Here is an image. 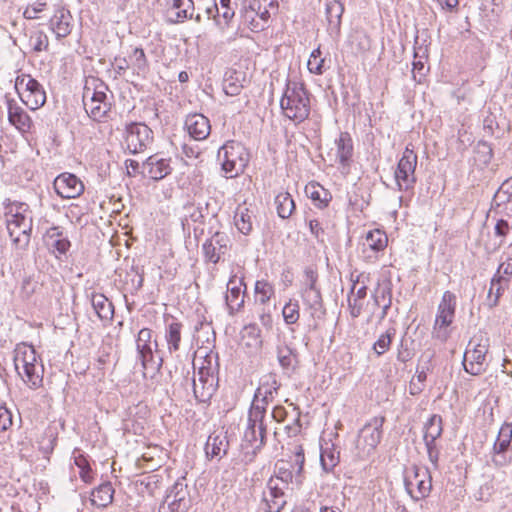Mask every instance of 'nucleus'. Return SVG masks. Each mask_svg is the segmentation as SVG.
<instances>
[{"mask_svg": "<svg viewBox=\"0 0 512 512\" xmlns=\"http://www.w3.org/2000/svg\"><path fill=\"white\" fill-rule=\"evenodd\" d=\"M277 358L282 369L288 373L294 372L298 367V354L287 345L277 347Z\"/></svg>", "mask_w": 512, "mask_h": 512, "instance_id": "4c0bfd02", "label": "nucleus"}, {"mask_svg": "<svg viewBox=\"0 0 512 512\" xmlns=\"http://www.w3.org/2000/svg\"><path fill=\"white\" fill-rule=\"evenodd\" d=\"M384 416L371 418L358 432L356 440V455L366 459L373 454L382 439Z\"/></svg>", "mask_w": 512, "mask_h": 512, "instance_id": "0eeeda50", "label": "nucleus"}, {"mask_svg": "<svg viewBox=\"0 0 512 512\" xmlns=\"http://www.w3.org/2000/svg\"><path fill=\"white\" fill-rule=\"evenodd\" d=\"M15 89L21 101L30 110H37L46 102V93L43 86L29 74L17 76Z\"/></svg>", "mask_w": 512, "mask_h": 512, "instance_id": "6e6552de", "label": "nucleus"}, {"mask_svg": "<svg viewBox=\"0 0 512 512\" xmlns=\"http://www.w3.org/2000/svg\"><path fill=\"white\" fill-rule=\"evenodd\" d=\"M324 59L321 58L320 48L314 49L308 59L307 67L308 70L316 75L323 73Z\"/></svg>", "mask_w": 512, "mask_h": 512, "instance_id": "680f3d73", "label": "nucleus"}, {"mask_svg": "<svg viewBox=\"0 0 512 512\" xmlns=\"http://www.w3.org/2000/svg\"><path fill=\"white\" fill-rule=\"evenodd\" d=\"M194 397L198 402H208L216 392L218 384L217 357L207 355L192 379Z\"/></svg>", "mask_w": 512, "mask_h": 512, "instance_id": "7ed1b4c3", "label": "nucleus"}, {"mask_svg": "<svg viewBox=\"0 0 512 512\" xmlns=\"http://www.w3.org/2000/svg\"><path fill=\"white\" fill-rule=\"evenodd\" d=\"M360 277L361 275H357L356 278H353V275L351 276L352 287L348 296V306L353 318H357L361 314L367 296V286L364 284L355 291L357 284L360 282Z\"/></svg>", "mask_w": 512, "mask_h": 512, "instance_id": "c85d7f7f", "label": "nucleus"}, {"mask_svg": "<svg viewBox=\"0 0 512 512\" xmlns=\"http://www.w3.org/2000/svg\"><path fill=\"white\" fill-rule=\"evenodd\" d=\"M130 68L133 72L141 77H145L149 72V64L142 48H135L131 54L128 55Z\"/></svg>", "mask_w": 512, "mask_h": 512, "instance_id": "79ce46f5", "label": "nucleus"}, {"mask_svg": "<svg viewBox=\"0 0 512 512\" xmlns=\"http://www.w3.org/2000/svg\"><path fill=\"white\" fill-rule=\"evenodd\" d=\"M222 170L233 178L242 174L247 167L250 154L246 147L237 141H227L218 151Z\"/></svg>", "mask_w": 512, "mask_h": 512, "instance_id": "423d86ee", "label": "nucleus"}, {"mask_svg": "<svg viewBox=\"0 0 512 512\" xmlns=\"http://www.w3.org/2000/svg\"><path fill=\"white\" fill-rule=\"evenodd\" d=\"M245 80L246 77L243 71L229 69L224 75L223 91L226 95L237 96L243 89Z\"/></svg>", "mask_w": 512, "mask_h": 512, "instance_id": "473e14b6", "label": "nucleus"}, {"mask_svg": "<svg viewBox=\"0 0 512 512\" xmlns=\"http://www.w3.org/2000/svg\"><path fill=\"white\" fill-rule=\"evenodd\" d=\"M44 242L48 248L59 254H65L70 248V241L63 235V231L59 226H53L47 229L44 234Z\"/></svg>", "mask_w": 512, "mask_h": 512, "instance_id": "7c9ffc66", "label": "nucleus"}, {"mask_svg": "<svg viewBox=\"0 0 512 512\" xmlns=\"http://www.w3.org/2000/svg\"><path fill=\"white\" fill-rule=\"evenodd\" d=\"M282 315L287 325L297 323L300 317V308L297 301L289 300L282 309Z\"/></svg>", "mask_w": 512, "mask_h": 512, "instance_id": "052dcab7", "label": "nucleus"}, {"mask_svg": "<svg viewBox=\"0 0 512 512\" xmlns=\"http://www.w3.org/2000/svg\"><path fill=\"white\" fill-rule=\"evenodd\" d=\"M404 483L408 494L415 501L426 498L432 489L431 475L424 467H411L406 473Z\"/></svg>", "mask_w": 512, "mask_h": 512, "instance_id": "9b49d317", "label": "nucleus"}, {"mask_svg": "<svg viewBox=\"0 0 512 512\" xmlns=\"http://www.w3.org/2000/svg\"><path fill=\"white\" fill-rule=\"evenodd\" d=\"M270 479H277L278 483L288 488L289 484L295 482L294 467L290 462L280 460L276 464L275 475Z\"/></svg>", "mask_w": 512, "mask_h": 512, "instance_id": "a18cd8bd", "label": "nucleus"}, {"mask_svg": "<svg viewBox=\"0 0 512 512\" xmlns=\"http://www.w3.org/2000/svg\"><path fill=\"white\" fill-rule=\"evenodd\" d=\"M301 298L312 320L316 321L324 317L326 310L320 289L301 290Z\"/></svg>", "mask_w": 512, "mask_h": 512, "instance_id": "a878e982", "label": "nucleus"}, {"mask_svg": "<svg viewBox=\"0 0 512 512\" xmlns=\"http://www.w3.org/2000/svg\"><path fill=\"white\" fill-rule=\"evenodd\" d=\"M287 489L278 483L277 479H269L267 489L263 492L262 504L265 512H280L286 504L284 490Z\"/></svg>", "mask_w": 512, "mask_h": 512, "instance_id": "6ab92c4d", "label": "nucleus"}, {"mask_svg": "<svg viewBox=\"0 0 512 512\" xmlns=\"http://www.w3.org/2000/svg\"><path fill=\"white\" fill-rule=\"evenodd\" d=\"M394 335L395 329L390 328L378 337L376 342L373 344V350L378 356L383 355L389 350Z\"/></svg>", "mask_w": 512, "mask_h": 512, "instance_id": "13d9d810", "label": "nucleus"}, {"mask_svg": "<svg viewBox=\"0 0 512 512\" xmlns=\"http://www.w3.org/2000/svg\"><path fill=\"white\" fill-rule=\"evenodd\" d=\"M27 205L12 204L6 216L7 230L13 243L19 247L28 245L32 230V218L25 212Z\"/></svg>", "mask_w": 512, "mask_h": 512, "instance_id": "39448f33", "label": "nucleus"}, {"mask_svg": "<svg viewBox=\"0 0 512 512\" xmlns=\"http://www.w3.org/2000/svg\"><path fill=\"white\" fill-rule=\"evenodd\" d=\"M387 243L388 238L385 232L375 229L367 233L363 246L374 252H379L387 246Z\"/></svg>", "mask_w": 512, "mask_h": 512, "instance_id": "de8ad7c7", "label": "nucleus"}, {"mask_svg": "<svg viewBox=\"0 0 512 512\" xmlns=\"http://www.w3.org/2000/svg\"><path fill=\"white\" fill-rule=\"evenodd\" d=\"M277 214L282 219H288L295 210V203L288 192H280L275 197Z\"/></svg>", "mask_w": 512, "mask_h": 512, "instance_id": "49530a36", "label": "nucleus"}, {"mask_svg": "<svg viewBox=\"0 0 512 512\" xmlns=\"http://www.w3.org/2000/svg\"><path fill=\"white\" fill-rule=\"evenodd\" d=\"M107 86L104 83L85 85L83 92V105L85 111L95 121H100L110 110V103L107 101Z\"/></svg>", "mask_w": 512, "mask_h": 512, "instance_id": "9d476101", "label": "nucleus"}, {"mask_svg": "<svg viewBox=\"0 0 512 512\" xmlns=\"http://www.w3.org/2000/svg\"><path fill=\"white\" fill-rule=\"evenodd\" d=\"M417 160L418 157L414 150L410 148V145L406 146L395 170V180L400 191H408L414 187Z\"/></svg>", "mask_w": 512, "mask_h": 512, "instance_id": "f8f14e48", "label": "nucleus"}, {"mask_svg": "<svg viewBox=\"0 0 512 512\" xmlns=\"http://www.w3.org/2000/svg\"><path fill=\"white\" fill-rule=\"evenodd\" d=\"M266 435V426L264 421L252 422V417L248 416L247 427L244 432V440L253 446L254 449H259L264 445Z\"/></svg>", "mask_w": 512, "mask_h": 512, "instance_id": "2f4dec72", "label": "nucleus"}, {"mask_svg": "<svg viewBox=\"0 0 512 512\" xmlns=\"http://www.w3.org/2000/svg\"><path fill=\"white\" fill-rule=\"evenodd\" d=\"M442 418L439 415H432L425 424L424 442L435 443L442 434Z\"/></svg>", "mask_w": 512, "mask_h": 512, "instance_id": "09e8293b", "label": "nucleus"}, {"mask_svg": "<svg viewBox=\"0 0 512 512\" xmlns=\"http://www.w3.org/2000/svg\"><path fill=\"white\" fill-rule=\"evenodd\" d=\"M14 365L19 376L31 389H37L42 385L43 366L38 362L33 346L24 343L17 345Z\"/></svg>", "mask_w": 512, "mask_h": 512, "instance_id": "f03ea898", "label": "nucleus"}, {"mask_svg": "<svg viewBox=\"0 0 512 512\" xmlns=\"http://www.w3.org/2000/svg\"><path fill=\"white\" fill-rule=\"evenodd\" d=\"M255 293L261 304H266L274 295V287L266 280H258L255 283Z\"/></svg>", "mask_w": 512, "mask_h": 512, "instance_id": "bf43d9fd", "label": "nucleus"}, {"mask_svg": "<svg viewBox=\"0 0 512 512\" xmlns=\"http://www.w3.org/2000/svg\"><path fill=\"white\" fill-rule=\"evenodd\" d=\"M12 425V414L4 406H0V432L6 431Z\"/></svg>", "mask_w": 512, "mask_h": 512, "instance_id": "338daca9", "label": "nucleus"}, {"mask_svg": "<svg viewBox=\"0 0 512 512\" xmlns=\"http://www.w3.org/2000/svg\"><path fill=\"white\" fill-rule=\"evenodd\" d=\"M344 4L339 0H326L325 15L327 20V31L331 36L338 38L341 34L342 15Z\"/></svg>", "mask_w": 512, "mask_h": 512, "instance_id": "b1692460", "label": "nucleus"}, {"mask_svg": "<svg viewBox=\"0 0 512 512\" xmlns=\"http://www.w3.org/2000/svg\"><path fill=\"white\" fill-rule=\"evenodd\" d=\"M8 120L19 132H30L33 121L29 114L14 100H7Z\"/></svg>", "mask_w": 512, "mask_h": 512, "instance_id": "5701e85b", "label": "nucleus"}, {"mask_svg": "<svg viewBox=\"0 0 512 512\" xmlns=\"http://www.w3.org/2000/svg\"><path fill=\"white\" fill-rule=\"evenodd\" d=\"M492 209L496 216L512 219V177L505 180L495 193Z\"/></svg>", "mask_w": 512, "mask_h": 512, "instance_id": "a211bd4d", "label": "nucleus"}, {"mask_svg": "<svg viewBox=\"0 0 512 512\" xmlns=\"http://www.w3.org/2000/svg\"><path fill=\"white\" fill-rule=\"evenodd\" d=\"M270 400H264L263 397L253 399L251 408L249 410L248 416L252 417V422L256 423L260 420L264 421L266 406L270 403Z\"/></svg>", "mask_w": 512, "mask_h": 512, "instance_id": "4d7b16f0", "label": "nucleus"}, {"mask_svg": "<svg viewBox=\"0 0 512 512\" xmlns=\"http://www.w3.org/2000/svg\"><path fill=\"white\" fill-rule=\"evenodd\" d=\"M245 290L246 285L243 277L234 274L229 278L225 302L230 314L238 312L243 307Z\"/></svg>", "mask_w": 512, "mask_h": 512, "instance_id": "f3484780", "label": "nucleus"}, {"mask_svg": "<svg viewBox=\"0 0 512 512\" xmlns=\"http://www.w3.org/2000/svg\"><path fill=\"white\" fill-rule=\"evenodd\" d=\"M259 9L260 0H247L242 12L244 23L247 24L253 32H259L265 29V23L258 18L255 12Z\"/></svg>", "mask_w": 512, "mask_h": 512, "instance_id": "72a5a7b5", "label": "nucleus"}, {"mask_svg": "<svg viewBox=\"0 0 512 512\" xmlns=\"http://www.w3.org/2000/svg\"><path fill=\"white\" fill-rule=\"evenodd\" d=\"M242 339L247 340L246 345L250 347H260L261 331L256 324H248L242 330Z\"/></svg>", "mask_w": 512, "mask_h": 512, "instance_id": "864d4df0", "label": "nucleus"}, {"mask_svg": "<svg viewBox=\"0 0 512 512\" xmlns=\"http://www.w3.org/2000/svg\"><path fill=\"white\" fill-rule=\"evenodd\" d=\"M21 294L25 299H30L35 296L36 300L46 301L51 298L50 289L40 273L27 276L23 279Z\"/></svg>", "mask_w": 512, "mask_h": 512, "instance_id": "aec40b11", "label": "nucleus"}, {"mask_svg": "<svg viewBox=\"0 0 512 512\" xmlns=\"http://www.w3.org/2000/svg\"><path fill=\"white\" fill-rule=\"evenodd\" d=\"M278 389L279 384L276 377L272 374L266 375L261 379L260 385L255 392V398L263 397L264 400L273 401Z\"/></svg>", "mask_w": 512, "mask_h": 512, "instance_id": "c03bdc74", "label": "nucleus"}, {"mask_svg": "<svg viewBox=\"0 0 512 512\" xmlns=\"http://www.w3.org/2000/svg\"><path fill=\"white\" fill-rule=\"evenodd\" d=\"M185 128L189 135L198 141L206 139L211 132L209 119L200 113L188 115L185 120Z\"/></svg>", "mask_w": 512, "mask_h": 512, "instance_id": "393cba45", "label": "nucleus"}, {"mask_svg": "<svg viewBox=\"0 0 512 512\" xmlns=\"http://www.w3.org/2000/svg\"><path fill=\"white\" fill-rule=\"evenodd\" d=\"M160 484V476L156 474L146 475L141 480V485L144 486L145 491L150 494L154 495L156 490L159 489Z\"/></svg>", "mask_w": 512, "mask_h": 512, "instance_id": "0e129e2a", "label": "nucleus"}, {"mask_svg": "<svg viewBox=\"0 0 512 512\" xmlns=\"http://www.w3.org/2000/svg\"><path fill=\"white\" fill-rule=\"evenodd\" d=\"M172 171L170 166V159L159 157V155H152L146 159L142 164V174L152 180H162Z\"/></svg>", "mask_w": 512, "mask_h": 512, "instance_id": "4be33fe9", "label": "nucleus"}, {"mask_svg": "<svg viewBox=\"0 0 512 512\" xmlns=\"http://www.w3.org/2000/svg\"><path fill=\"white\" fill-rule=\"evenodd\" d=\"M152 338L153 331L149 328H142L136 338L137 360L141 363L144 377L148 373L153 377L163 365V356L158 350V343Z\"/></svg>", "mask_w": 512, "mask_h": 512, "instance_id": "20e7f679", "label": "nucleus"}, {"mask_svg": "<svg viewBox=\"0 0 512 512\" xmlns=\"http://www.w3.org/2000/svg\"><path fill=\"white\" fill-rule=\"evenodd\" d=\"M294 458L292 466L294 467L295 483L300 485L302 483L303 466L305 462L304 449L302 445H296L294 448Z\"/></svg>", "mask_w": 512, "mask_h": 512, "instance_id": "6e6d98bb", "label": "nucleus"}, {"mask_svg": "<svg viewBox=\"0 0 512 512\" xmlns=\"http://www.w3.org/2000/svg\"><path fill=\"white\" fill-rule=\"evenodd\" d=\"M304 283H303V288L301 290H316V289H320L318 286H317V282H318V274L316 272L315 269L311 268V267H307L305 268L304 270Z\"/></svg>", "mask_w": 512, "mask_h": 512, "instance_id": "e2e57ef3", "label": "nucleus"}, {"mask_svg": "<svg viewBox=\"0 0 512 512\" xmlns=\"http://www.w3.org/2000/svg\"><path fill=\"white\" fill-rule=\"evenodd\" d=\"M283 114L297 123L306 120L310 114V98L303 83L287 81L280 100Z\"/></svg>", "mask_w": 512, "mask_h": 512, "instance_id": "f257e3e1", "label": "nucleus"}, {"mask_svg": "<svg viewBox=\"0 0 512 512\" xmlns=\"http://www.w3.org/2000/svg\"><path fill=\"white\" fill-rule=\"evenodd\" d=\"M456 296L451 291H445L437 308L434 323V333L438 339L446 340L448 337L447 328L452 324L455 317Z\"/></svg>", "mask_w": 512, "mask_h": 512, "instance_id": "ddd939ff", "label": "nucleus"}, {"mask_svg": "<svg viewBox=\"0 0 512 512\" xmlns=\"http://www.w3.org/2000/svg\"><path fill=\"white\" fill-rule=\"evenodd\" d=\"M254 212L246 204L238 205L234 213V224L238 231L248 235L253 229Z\"/></svg>", "mask_w": 512, "mask_h": 512, "instance_id": "f704fd0d", "label": "nucleus"}, {"mask_svg": "<svg viewBox=\"0 0 512 512\" xmlns=\"http://www.w3.org/2000/svg\"><path fill=\"white\" fill-rule=\"evenodd\" d=\"M413 355V351L409 348L407 340L402 339L398 346L397 360L402 363H406L412 359Z\"/></svg>", "mask_w": 512, "mask_h": 512, "instance_id": "69168bd1", "label": "nucleus"}, {"mask_svg": "<svg viewBox=\"0 0 512 512\" xmlns=\"http://www.w3.org/2000/svg\"><path fill=\"white\" fill-rule=\"evenodd\" d=\"M229 440L227 433L224 431H215L209 435L206 445L205 453L209 458L222 459L228 451Z\"/></svg>", "mask_w": 512, "mask_h": 512, "instance_id": "bb28decb", "label": "nucleus"}, {"mask_svg": "<svg viewBox=\"0 0 512 512\" xmlns=\"http://www.w3.org/2000/svg\"><path fill=\"white\" fill-rule=\"evenodd\" d=\"M56 193L63 199H74L84 192L82 181L74 174L62 173L53 182Z\"/></svg>", "mask_w": 512, "mask_h": 512, "instance_id": "dca6fc26", "label": "nucleus"}, {"mask_svg": "<svg viewBox=\"0 0 512 512\" xmlns=\"http://www.w3.org/2000/svg\"><path fill=\"white\" fill-rule=\"evenodd\" d=\"M91 304L101 320L112 319L114 314V307L105 295L100 293H92Z\"/></svg>", "mask_w": 512, "mask_h": 512, "instance_id": "58836bf2", "label": "nucleus"}, {"mask_svg": "<svg viewBox=\"0 0 512 512\" xmlns=\"http://www.w3.org/2000/svg\"><path fill=\"white\" fill-rule=\"evenodd\" d=\"M182 327L183 325L177 321L169 323L166 327L165 340L170 354L180 349Z\"/></svg>", "mask_w": 512, "mask_h": 512, "instance_id": "37998d69", "label": "nucleus"}, {"mask_svg": "<svg viewBox=\"0 0 512 512\" xmlns=\"http://www.w3.org/2000/svg\"><path fill=\"white\" fill-rule=\"evenodd\" d=\"M306 191L310 194V198L317 202L319 208H324L331 200L330 193L320 185L310 184L306 187Z\"/></svg>", "mask_w": 512, "mask_h": 512, "instance_id": "603ef678", "label": "nucleus"}, {"mask_svg": "<svg viewBox=\"0 0 512 512\" xmlns=\"http://www.w3.org/2000/svg\"><path fill=\"white\" fill-rule=\"evenodd\" d=\"M229 237L221 232H216L203 244L205 259L213 264L218 263L221 257L228 252Z\"/></svg>", "mask_w": 512, "mask_h": 512, "instance_id": "412c9836", "label": "nucleus"}, {"mask_svg": "<svg viewBox=\"0 0 512 512\" xmlns=\"http://www.w3.org/2000/svg\"><path fill=\"white\" fill-rule=\"evenodd\" d=\"M29 46L34 52L47 51L49 47L48 36L41 30L31 32L29 37Z\"/></svg>", "mask_w": 512, "mask_h": 512, "instance_id": "5fc2aeb1", "label": "nucleus"}, {"mask_svg": "<svg viewBox=\"0 0 512 512\" xmlns=\"http://www.w3.org/2000/svg\"><path fill=\"white\" fill-rule=\"evenodd\" d=\"M495 275L509 279V277L512 276V258H507L506 261L502 262Z\"/></svg>", "mask_w": 512, "mask_h": 512, "instance_id": "774afa93", "label": "nucleus"}, {"mask_svg": "<svg viewBox=\"0 0 512 512\" xmlns=\"http://www.w3.org/2000/svg\"><path fill=\"white\" fill-rule=\"evenodd\" d=\"M337 158L342 165H347L353 155V142L348 132H341L335 140Z\"/></svg>", "mask_w": 512, "mask_h": 512, "instance_id": "a19ab883", "label": "nucleus"}, {"mask_svg": "<svg viewBox=\"0 0 512 512\" xmlns=\"http://www.w3.org/2000/svg\"><path fill=\"white\" fill-rule=\"evenodd\" d=\"M74 464L79 468V476L85 483H90L93 479V472L89 461L79 450L73 452Z\"/></svg>", "mask_w": 512, "mask_h": 512, "instance_id": "8fccbe9b", "label": "nucleus"}, {"mask_svg": "<svg viewBox=\"0 0 512 512\" xmlns=\"http://www.w3.org/2000/svg\"><path fill=\"white\" fill-rule=\"evenodd\" d=\"M194 3L192 0H172L166 10V19L169 23H180L193 18Z\"/></svg>", "mask_w": 512, "mask_h": 512, "instance_id": "cd10ccee", "label": "nucleus"}, {"mask_svg": "<svg viewBox=\"0 0 512 512\" xmlns=\"http://www.w3.org/2000/svg\"><path fill=\"white\" fill-rule=\"evenodd\" d=\"M340 452L334 444L325 443L321 446L320 463L325 472H331L339 463Z\"/></svg>", "mask_w": 512, "mask_h": 512, "instance_id": "ea45409f", "label": "nucleus"}, {"mask_svg": "<svg viewBox=\"0 0 512 512\" xmlns=\"http://www.w3.org/2000/svg\"><path fill=\"white\" fill-rule=\"evenodd\" d=\"M114 488L110 482H104L91 492V504L97 508H106L113 501Z\"/></svg>", "mask_w": 512, "mask_h": 512, "instance_id": "c9c22d12", "label": "nucleus"}, {"mask_svg": "<svg viewBox=\"0 0 512 512\" xmlns=\"http://www.w3.org/2000/svg\"><path fill=\"white\" fill-rule=\"evenodd\" d=\"M50 28L58 39L67 37L72 31V15L69 10L59 9L50 19Z\"/></svg>", "mask_w": 512, "mask_h": 512, "instance_id": "c756f323", "label": "nucleus"}, {"mask_svg": "<svg viewBox=\"0 0 512 512\" xmlns=\"http://www.w3.org/2000/svg\"><path fill=\"white\" fill-rule=\"evenodd\" d=\"M509 282L510 280L506 277H500V275L493 276L486 299V304L489 308H494L498 305L500 297L509 286Z\"/></svg>", "mask_w": 512, "mask_h": 512, "instance_id": "e433bc0d", "label": "nucleus"}, {"mask_svg": "<svg viewBox=\"0 0 512 512\" xmlns=\"http://www.w3.org/2000/svg\"><path fill=\"white\" fill-rule=\"evenodd\" d=\"M512 441V424L504 423L498 433L494 442L493 448L499 452H506L510 447Z\"/></svg>", "mask_w": 512, "mask_h": 512, "instance_id": "3c124183", "label": "nucleus"}, {"mask_svg": "<svg viewBox=\"0 0 512 512\" xmlns=\"http://www.w3.org/2000/svg\"><path fill=\"white\" fill-rule=\"evenodd\" d=\"M191 506V498L185 478L179 479L171 487L159 512H186Z\"/></svg>", "mask_w": 512, "mask_h": 512, "instance_id": "4468645a", "label": "nucleus"}, {"mask_svg": "<svg viewBox=\"0 0 512 512\" xmlns=\"http://www.w3.org/2000/svg\"><path fill=\"white\" fill-rule=\"evenodd\" d=\"M153 141L152 130L143 123H131L126 127V146L130 153L143 152Z\"/></svg>", "mask_w": 512, "mask_h": 512, "instance_id": "2eb2a0df", "label": "nucleus"}, {"mask_svg": "<svg viewBox=\"0 0 512 512\" xmlns=\"http://www.w3.org/2000/svg\"><path fill=\"white\" fill-rule=\"evenodd\" d=\"M488 339L482 335L474 336L464 353L463 366L467 373L477 376L486 370V355L488 353Z\"/></svg>", "mask_w": 512, "mask_h": 512, "instance_id": "1a4fd4ad", "label": "nucleus"}]
</instances>
